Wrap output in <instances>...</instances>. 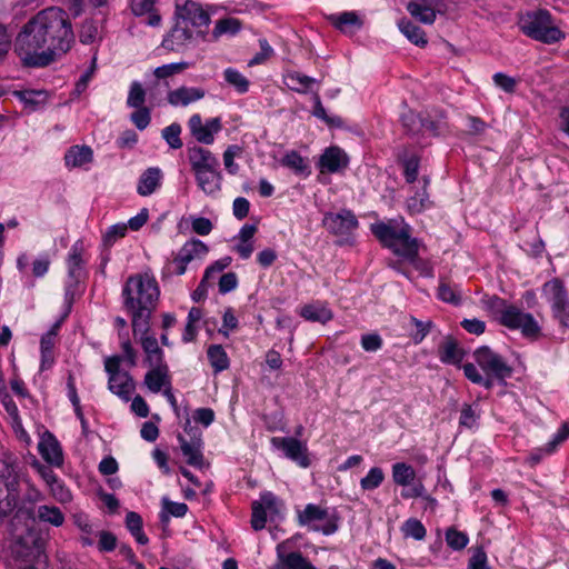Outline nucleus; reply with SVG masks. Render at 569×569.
Here are the masks:
<instances>
[{
	"label": "nucleus",
	"mask_w": 569,
	"mask_h": 569,
	"mask_svg": "<svg viewBox=\"0 0 569 569\" xmlns=\"http://www.w3.org/2000/svg\"><path fill=\"white\" fill-rule=\"evenodd\" d=\"M74 34L68 13L58 7L39 11L19 32L14 49L30 67H46L68 52Z\"/></svg>",
	"instance_id": "nucleus-1"
},
{
	"label": "nucleus",
	"mask_w": 569,
	"mask_h": 569,
	"mask_svg": "<svg viewBox=\"0 0 569 569\" xmlns=\"http://www.w3.org/2000/svg\"><path fill=\"white\" fill-rule=\"evenodd\" d=\"M160 290L156 278L148 273L130 276L122 289L123 306L130 313L133 335L150 329V317L157 306Z\"/></svg>",
	"instance_id": "nucleus-2"
},
{
	"label": "nucleus",
	"mask_w": 569,
	"mask_h": 569,
	"mask_svg": "<svg viewBox=\"0 0 569 569\" xmlns=\"http://www.w3.org/2000/svg\"><path fill=\"white\" fill-rule=\"evenodd\" d=\"M472 357L483 372L481 373L471 362L465 363L462 366L463 373L472 383L491 389L495 379L505 380L512 373V369L506 360L487 346L477 348Z\"/></svg>",
	"instance_id": "nucleus-3"
},
{
	"label": "nucleus",
	"mask_w": 569,
	"mask_h": 569,
	"mask_svg": "<svg viewBox=\"0 0 569 569\" xmlns=\"http://www.w3.org/2000/svg\"><path fill=\"white\" fill-rule=\"evenodd\" d=\"M519 28L529 38L548 44L565 38V33L556 26L547 10L526 12L519 19Z\"/></svg>",
	"instance_id": "nucleus-4"
},
{
	"label": "nucleus",
	"mask_w": 569,
	"mask_h": 569,
	"mask_svg": "<svg viewBox=\"0 0 569 569\" xmlns=\"http://www.w3.org/2000/svg\"><path fill=\"white\" fill-rule=\"evenodd\" d=\"M297 523L309 531L325 536L333 535L339 529V517L328 508L308 503L302 509L296 508Z\"/></svg>",
	"instance_id": "nucleus-5"
},
{
	"label": "nucleus",
	"mask_w": 569,
	"mask_h": 569,
	"mask_svg": "<svg viewBox=\"0 0 569 569\" xmlns=\"http://www.w3.org/2000/svg\"><path fill=\"white\" fill-rule=\"evenodd\" d=\"M87 262V248L83 240L79 239L71 246L66 259L68 276L64 288V300L69 307L78 293L79 284L86 278Z\"/></svg>",
	"instance_id": "nucleus-6"
},
{
	"label": "nucleus",
	"mask_w": 569,
	"mask_h": 569,
	"mask_svg": "<svg viewBox=\"0 0 569 569\" xmlns=\"http://www.w3.org/2000/svg\"><path fill=\"white\" fill-rule=\"evenodd\" d=\"M47 556L31 537L18 539L12 546L10 569H47Z\"/></svg>",
	"instance_id": "nucleus-7"
},
{
	"label": "nucleus",
	"mask_w": 569,
	"mask_h": 569,
	"mask_svg": "<svg viewBox=\"0 0 569 569\" xmlns=\"http://www.w3.org/2000/svg\"><path fill=\"white\" fill-rule=\"evenodd\" d=\"M209 252L208 246L199 239H190L183 243L176 257L162 270L163 277L181 276L193 260H202Z\"/></svg>",
	"instance_id": "nucleus-8"
},
{
	"label": "nucleus",
	"mask_w": 569,
	"mask_h": 569,
	"mask_svg": "<svg viewBox=\"0 0 569 569\" xmlns=\"http://www.w3.org/2000/svg\"><path fill=\"white\" fill-rule=\"evenodd\" d=\"M120 360L119 356L108 357L104 360V369L109 376L108 388L122 400L129 401L136 385L127 371L120 370Z\"/></svg>",
	"instance_id": "nucleus-9"
},
{
	"label": "nucleus",
	"mask_w": 569,
	"mask_h": 569,
	"mask_svg": "<svg viewBox=\"0 0 569 569\" xmlns=\"http://www.w3.org/2000/svg\"><path fill=\"white\" fill-rule=\"evenodd\" d=\"M323 227L332 234L341 238L340 244L349 242L359 227L356 214L349 209L339 212H327L322 219Z\"/></svg>",
	"instance_id": "nucleus-10"
},
{
	"label": "nucleus",
	"mask_w": 569,
	"mask_h": 569,
	"mask_svg": "<svg viewBox=\"0 0 569 569\" xmlns=\"http://www.w3.org/2000/svg\"><path fill=\"white\" fill-rule=\"evenodd\" d=\"M498 322L510 330H520L525 337H536L540 332V326L531 313L510 303L503 310Z\"/></svg>",
	"instance_id": "nucleus-11"
},
{
	"label": "nucleus",
	"mask_w": 569,
	"mask_h": 569,
	"mask_svg": "<svg viewBox=\"0 0 569 569\" xmlns=\"http://www.w3.org/2000/svg\"><path fill=\"white\" fill-rule=\"evenodd\" d=\"M498 322L510 330H520L525 337H536L540 332V326L531 313L510 303L503 310Z\"/></svg>",
	"instance_id": "nucleus-12"
},
{
	"label": "nucleus",
	"mask_w": 569,
	"mask_h": 569,
	"mask_svg": "<svg viewBox=\"0 0 569 569\" xmlns=\"http://www.w3.org/2000/svg\"><path fill=\"white\" fill-rule=\"evenodd\" d=\"M543 293L551 305L553 317L562 327L569 328V299L563 282L557 278L546 282Z\"/></svg>",
	"instance_id": "nucleus-13"
},
{
	"label": "nucleus",
	"mask_w": 569,
	"mask_h": 569,
	"mask_svg": "<svg viewBox=\"0 0 569 569\" xmlns=\"http://www.w3.org/2000/svg\"><path fill=\"white\" fill-rule=\"evenodd\" d=\"M270 442L274 449L281 450L287 459L296 462L299 467L308 468L311 465L306 441L296 437H272Z\"/></svg>",
	"instance_id": "nucleus-14"
},
{
	"label": "nucleus",
	"mask_w": 569,
	"mask_h": 569,
	"mask_svg": "<svg viewBox=\"0 0 569 569\" xmlns=\"http://www.w3.org/2000/svg\"><path fill=\"white\" fill-rule=\"evenodd\" d=\"M188 128L191 136L200 143L212 144L214 137L222 130L220 117L209 118L206 122L199 113L192 114L188 120Z\"/></svg>",
	"instance_id": "nucleus-15"
},
{
	"label": "nucleus",
	"mask_w": 569,
	"mask_h": 569,
	"mask_svg": "<svg viewBox=\"0 0 569 569\" xmlns=\"http://www.w3.org/2000/svg\"><path fill=\"white\" fill-rule=\"evenodd\" d=\"M176 17L179 21L192 27H207L210 23L209 13L200 3L191 0L176 4Z\"/></svg>",
	"instance_id": "nucleus-16"
},
{
	"label": "nucleus",
	"mask_w": 569,
	"mask_h": 569,
	"mask_svg": "<svg viewBox=\"0 0 569 569\" xmlns=\"http://www.w3.org/2000/svg\"><path fill=\"white\" fill-rule=\"evenodd\" d=\"M407 9L419 21L431 24L438 13L443 14L446 12L447 4L443 0H417L410 2Z\"/></svg>",
	"instance_id": "nucleus-17"
},
{
	"label": "nucleus",
	"mask_w": 569,
	"mask_h": 569,
	"mask_svg": "<svg viewBox=\"0 0 569 569\" xmlns=\"http://www.w3.org/2000/svg\"><path fill=\"white\" fill-rule=\"evenodd\" d=\"M349 158L339 147H329L320 156L318 168L321 173H337L348 167Z\"/></svg>",
	"instance_id": "nucleus-18"
},
{
	"label": "nucleus",
	"mask_w": 569,
	"mask_h": 569,
	"mask_svg": "<svg viewBox=\"0 0 569 569\" xmlns=\"http://www.w3.org/2000/svg\"><path fill=\"white\" fill-rule=\"evenodd\" d=\"M287 542L277 547V562L272 569H316V567L300 552L286 551Z\"/></svg>",
	"instance_id": "nucleus-19"
},
{
	"label": "nucleus",
	"mask_w": 569,
	"mask_h": 569,
	"mask_svg": "<svg viewBox=\"0 0 569 569\" xmlns=\"http://www.w3.org/2000/svg\"><path fill=\"white\" fill-rule=\"evenodd\" d=\"M38 450L44 461L53 467L63 465V453L60 443L50 432H44L38 443Z\"/></svg>",
	"instance_id": "nucleus-20"
},
{
	"label": "nucleus",
	"mask_w": 569,
	"mask_h": 569,
	"mask_svg": "<svg viewBox=\"0 0 569 569\" xmlns=\"http://www.w3.org/2000/svg\"><path fill=\"white\" fill-rule=\"evenodd\" d=\"M419 183H421V187L415 190V193L406 200V207L410 214L421 213L433 206L428 193L429 178L423 177Z\"/></svg>",
	"instance_id": "nucleus-21"
},
{
	"label": "nucleus",
	"mask_w": 569,
	"mask_h": 569,
	"mask_svg": "<svg viewBox=\"0 0 569 569\" xmlns=\"http://www.w3.org/2000/svg\"><path fill=\"white\" fill-rule=\"evenodd\" d=\"M193 37L192 30L186 23L179 21L171 31L163 38L162 47L167 50L178 51L182 49Z\"/></svg>",
	"instance_id": "nucleus-22"
},
{
	"label": "nucleus",
	"mask_w": 569,
	"mask_h": 569,
	"mask_svg": "<svg viewBox=\"0 0 569 569\" xmlns=\"http://www.w3.org/2000/svg\"><path fill=\"white\" fill-rule=\"evenodd\" d=\"M143 383L152 393H158L170 387L171 378L168 365L151 366L144 376Z\"/></svg>",
	"instance_id": "nucleus-23"
},
{
	"label": "nucleus",
	"mask_w": 569,
	"mask_h": 569,
	"mask_svg": "<svg viewBox=\"0 0 569 569\" xmlns=\"http://www.w3.org/2000/svg\"><path fill=\"white\" fill-rule=\"evenodd\" d=\"M206 91L197 87H179L168 92L167 100L173 107H187L190 103L201 100Z\"/></svg>",
	"instance_id": "nucleus-24"
},
{
	"label": "nucleus",
	"mask_w": 569,
	"mask_h": 569,
	"mask_svg": "<svg viewBox=\"0 0 569 569\" xmlns=\"http://www.w3.org/2000/svg\"><path fill=\"white\" fill-rule=\"evenodd\" d=\"M188 159L193 173L211 168H219V161L214 154L202 147L194 146L189 148Z\"/></svg>",
	"instance_id": "nucleus-25"
},
{
	"label": "nucleus",
	"mask_w": 569,
	"mask_h": 569,
	"mask_svg": "<svg viewBox=\"0 0 569 569\" xmlns=\"http://www.w3.org/2000/svg\"><path fill=\"white\" fill-rule=\"evenodd\" d=\"M390 249L398 256L415 262L418 256L417 240L410 237V228L408 224L402 226V233L390 247Z\"/></svg>",
	"instance_id": "nucleus-26"
},
{
	"label": "nucleus",
	"mask_w": 569,
	"mask_h": 569,
	"mask_svg": "<svg viewBox=\"0 0 569 569\" xmlns=\"http://www.w3.org/2000/svg\"><path fill=\"white\" fill-rule=\"evenodd\" d=\"M138 335H140L139 341L146 353V363L149 367L166 365L164 355L158 345L157 338L153 335H149V330L146 333L138 332L134 336L137 337Z\"/></svg>",
	"instance_id": "nucleus-27"
},
{
	"label": "nucleus",
	"mask_w": 569,
	"mask_h": 569,
	"mask_svg": "<svg viewBox=\"0 0 569 569\" xmlns=\"http://www.w3.org/2000/svg\"><path fill=\"white\" fill-rule=\"evenodd\" d=\"M163 173L158 167H150L144 170L137 184V192L142 197H148L154 193L162 183Z\"/></svg>",
	"instance_id": "nucleus-28"
},
{
	"label": "nucleus",
	"mask_w": 569,
	"mask_h": 569,
	"mask_svg": "<svg viewBox=\"0 0 569 569\" xmlns=\"http://www.w3.org/2000/svg\"><path fill=\"white\" fill-rule=\"evenodd\" d=\"M198 187L207 196H216L221 190L222 174L218 168L194 172Z\"/></svg>",
	"instance_id": "nucleus-29"
},
{
	"label": "nucleus",
	"mask_w": 569,
	"mask_h": 569,
	"mask_svg": "<svg viewBox=\"0 0 569 569\" xmlns=\"http://www.w3.org/2000/svg\"><path fill=\"white\" fill-rule=\"evenodd\" d=\"M299 315L308 321L320 323H327L333 318V313L328 307V303L320 300L302 306L299 309Z\"/></svg>",
	"instance_id": "nucleus-30"
},
{
	"label": "nucleus",
	"mask_w": 569,
	"mask_h": 569,
	"mask_svg": "<svg viewBox=\"0 0 569 569\" xmlns=\"http://www.w3.org/2000/svg\"><path fill=\"white\" fill-rule=\"evenodd\" d=\"M438 356L445 365L460 366L465 358V350L453 338L447 337L439 346Z\"/></svg>",
	"instance_id": "nucleus-31"
},
{
	"label": "nucleus",
	"mask_w": 569,
	"mask_h": 569,
	"mask_svg": "<svg viewBox=\"0 0 569 569\" xmlns=\"http://www.w3.org/2000/svg\"><path fill=\"white\" fill-rule=\"evenodd\" d=\"M93 151L88 146H72L64 153V164L69 169L81 168L92 162Z\"/></svg>",
	"instance_id": "nucleus-32"
},
{
	"label": "nucleus",
	"mask_w": 569,
	"mask_h": 569,
	"mask_svg": "<svg viewBox=\"0 0 569 569\" xmlns=\"http://www.w3.org/2000/svg\"><path fill=\"white\" fill-rule=\"evenodd\" d=\"M157 0H131L130 7L132 13L137 17L147 16L146 23L150 27H159L161 23V16L154 9Z\"/></svg>",
	"instance_id": "nucleus-33"
},
{
	"label": "nucleus",
	"mask_w": 569,
	"mask_h": 569,
	"mask_svg": "<svg viewBox=\"0 0 569 569\" xmlns=\"http://www.w3.org/2000/svg\"><path fill=\"white\" fill-rule=\"evenodd\" d=\"M437 298L445 303L458 307L462 305L463 292L459 284H452L445 279L439 280Z\"/></svg>",
	"instance_id": "nucleus-34"
},
{
	"label": "nucleus",
	"mask_w": 569,
	"mask_h": 569,
	"mask_svg": "<svg viewBox=\"0 0 569 569\" xmlns=\"http://www.w3.org/2000/svg\"><path fill=\"white\" fill-rule=\"evenodd\" d=\"M371 232L386 247L390 248L399 238V234L402 233V227L397 228L396 226L392 224V222H377L371 224Z\"/></svg>",
	"instance_id": "nucleus-35"
},
{
	"label": "nucleus",
	"mask_w": 569,
	"mask_h": 569,
	"mask_svg": "<svg viewBox=\"0 0 569 569\" xmlns=\"http://www.w3.org/2000/svg\"><path fill=\"white\" fill-rule=\"evenodd\" d=\"M180 448L187 462L193 467H202L203 455L201 452V440L196 439L187 441L184 438L179 437Z\"/></svg>",
	"instance_id": "nucleus-36"
},
{
	"label": "nucleus",
	"mask_w": 569,
	"mask_h": 569,
	"mask_svg": "<svg viewBox=\"0 0 569 569\" xmlns=\"http://www.w3.org/2000/svg\"><path fill=\"white\" fill-rule=\"evenodd\" d=\"M72 519L74 526L81 531V543L83 546H92L97 533L89 516L84 512H77L73 515Z\"/></svg>",
	"instance_id": "nucleus-37"
},
{
	"label": "nucleus",
	"mask_w": 569,
	"mask_h": 569,
	"mask_svg": "<svg viewBox=\"0 0 569 569\" xmlns=\"http://www.w3.org/2000/svg\"><path fill=\"white\" fill-rule=\"evenodd\" d=\"M330 22L341 32H352L361 27V20L353 11H346L329 17Z\"/></svg>",
	"instance_id": "nucleus-38"
},
{
	"label": "nucleus",
	"mask_w": 569,
	"mask_h": 569,
	"mask_svg": "<svg viewBox=\"0 0 569 569\" xmlns=\"http://www.w3.org/2000/svg\"><path fill=\"white\" fill-rule=\"evenodd\" d=\"M280 163L290 169L295 174L308 177L310 174V168L307 160L300 156L297 151L287 152Z\"/></svg>",
	"instance_id": "nucleus-39"
},
{
	"label": "nucleus",
	"mask_w": 569,
	"mask_h": 569,
	"mask_svg": "<svg viewBox=\"0 0 569 569\" xmlns=\"http://www.w3.org/2000/svg\"><path fill=\"white\" fill-rule=\"evenodd\" d=\"M401 33L413 44L425 47L427 44L426 33L423 30L411 22L410 20L402 19L398 23Z\"/></svg>",
	"instance_id": "nucleus-40"
},
{
	"label": "nucleus",
	"mask_w": 569,
	"mask_h": 569,
	"mask_svg": "<svg viewBox=\"0 0 569 569\" xmlns=\"http://www.w3.org/2000/svg\"><path fill=\"white\" fill-rule=\"evenodd\" d=\"M37 518L39 521L49 523L53 527H61L64 522V515L60 508L49 505L38 506Z\"/></svg>",
	"instance_id": "nucleus-41"
},
{
	"label": "nucleus",
	"mask_w": 569,
	"mask_h": 569,
	"mask_svg": "<svg viewBox=\"0 0 569 569\" xmlns=\"http://www.w3.org/2000/svg\"><path fill=\"white\" fill-rule=\"evenodd\" d=\"M416 478V471L412 466L406 462H396L392 465V480L397 486L408 487Z\"/></svg>",
	"instance_id": "nucleus-42"
},
{
	"label": "nucleus",
	"mask_w": 569,
	"mask_h": 569,
	"mask_svg": "<svg viewBox=\"0 0 569 569\" xmlns=\"http://www.w3.org/2000/svg\"><path fill=\"white\" fill-rule=\"evenodd\" d=\"M286 86L297 92H306L310 87L316 83V79L302 74L298 71H289L284 74Z\"/></svg>",
	"instance_id": "nucleus-43"
},
{
	"label": "nucleus",
	"mask_w": 569,
	"mask_h": 569,
	"mask_svg": "<svg viewBox=\"0 0 569 569\" xmlns=\"http://www.w3.org/2000/svg\"><path fill=\"white\" fill-rule=\"evenodd\" d=\"M14 94L24 103L29 111H36L47 101V92L40 90L17 91Z\"/></svg>",
	"instance_id": "nucleus-44"
},
{
	"label": "nucleus",
	"mask_w": 569,
	"mask_h": 569,
	"mask_svg": "<svg viewBox=\"0 0 569 569\" xmlns=\"http://www.w3.org/2000/svg\"><path fill=\"white\" fill-rule=\"evenodd\" d=\"M207 356L216 372H221L229 368V357L222 346H210L208 348Z\"/></svg>",
	"instance_id": "nucleus-45"
},
{
	"label": "nucleus",
	"mask_w": 569,
	"mask_h": 569,
	"mask_svg": "<svg viewBox=\"0 0 569 569\" xmlns=\"http://www.w3.org/2000/svg\"><path fill=\"white\" fill-rule=\"evenodd\" d=\"M126 526L138 543H148L149 539L142 530V518L139 513L129 511L126 516Z\"/></svg>",
	"instance_id": "nucleus-46"
},
{
	"label": "nucleus",
	"mask_w": 569,
	"mask_h": 569,
	"mask_svg": "<svg viewBox=\"0 0 569 569\" xmlns=\"http://www.w3.org/2000/svg\"><path fill=\"white\" fill-rule=\"evenodd\" d=\"M224 80L228 84L233 87L236 91L240 94L248 92L250 82L249 80L237 69L227 68L223 71Z\"/></svg>",
	"instance_id": "nucleus-47"
},
{
	"label": "nucleus",
	"mask_w": 569,
	"mask_h": 569,
	"mask_svg": "<svg viewBox=\"0 0 569 569\" xmlns=\"http://www.w3.org/2000/svg\"><path fill=\"white\" fill-rule=\"evenodd\" d=\"M54 341H56L54 330H50L49 332L43 335L41 338L40 347H41V358H42L41 368L42 369L50 367L53 362L52 350L54 347Z\"/></svg>",
	"instance_id": "nucleus-48"
},
{
	"label": "nucleus",
	"mask_w": 569,
	"mask_h": 569,
	"mask_svg": "<svg viewBox=\"0 0 569 569\" xmlns=\"http://www.w3.org/2000/svg\"><path fill=\"white\" fill-rule=\"evenodd\" d=\"M240 21L236 18L220 19L217 21L211 36L214 40L224 34L233 36L240 30Z\"/></svg>",
	"instance_id": "nucleus-49"
},
{
	"label": "nucleus",
	"mask_w": 569,
	"mask_h": 569,
	"mask_svg": "<svg viewBox=\"0 0 569 569\" xmlns=\"http://www.w3.org/2000/svg\"><path fill=\"white\" fill-rule=\"evenodd\" d=\"M385 480V472L380 467H372L368 473L361 478L360 488L363 491H372L379 488Z\"/></svg>",
	"instance_id": "nucleus-50"
},
{
	"label": "nucleus",
	"mask_w": 569,
	"mask_h": 569,
	"mask_svg": "<svg viewBox=\"0 0 569 569\" xmlns=\"http://www.w3.org/2000/svg\"><path fill=\"white\" fill-rule=\"evenodd\" d=\"M481 305L498 321L508 302L498 296H485L481 299Z\"/></svg>",
	"instance_id": "nucleus-51"
},
{
	"label": "nucleus",
	"mask_w": 569,
	"mask_h": 569,
	"mask_svg": "<svg viewBox=\"0 0 569 569\" xmlns=\"http://www.w3.org/2000/svg\"><path fill=\"white\" fill-rule=\"evenodd\" d=\"M401 531L406 538H413L416 540H423L427 535L423 523L416 518L406 520L401 527Z\"/></svg>",
	"instance_id": "nucleus-52"
},
{
	"label": "nucleus",
	"mask_w": 569,
	"mask_h": 569,
	"mask_svg": "<svg viewBox=\"0 0 569 569\" xmlns=\"http://www.w3.org/2000/svg\"><path fill=\"white\" fill-rule=\"evenodd\" d=\"M188 506L184 502H174L168 498L162 499V512L160 515L161 521H167L169 516L181 518L186 516Z\"/></svg>",
	"instance_id": "nucleus-53"
},
{
	"label": "nucleus",
	"mask_w": 569,
	"mask_h": 569,
	"mask_svg": "<svg viewBox=\"0 0 569 569\" xmlns=\"http://www.w3.org/2000/svg\"><path fill=\"white\" fill-rule=\"evenodd\" d=\"M446 542L452 550L459 551L468 546L469 537L466 532L450 527L446 530Z\"/></svg>",
	"instance_id": "nucleus-54"
},
{
	"label": "nucleus",
	"mask_w": 569,
	"mask_h": 569,
	"mask_svg": "<svg viewBox=\"0 0 569 569\" xmlns=\"http://www.w3.org/2000/svg\"><path fill=\"white\" fill-rule=\"evenodd\" d=\"M1 401H2V405H3L7 413L9 415V417L12 420V426H13L14 430L21 431V435L26 436L27 433L22 429L21 418L19 416V410H18L16 402L7 393L3 395Z\"/></svg>",
	"instance_id": "nucleus-55"
},
{
	"label": "nucleus",
	"mask_w": 569,
	"mask_h": 569,
	"mask_svg": "<svg viewBox=\"0 0 569 569\" xmlns=\"http://www.w3.org/2000/svg\"><path fill=\"white\" fill-rule=\"evenodd\" d=\"M181 130V126L177 122L171 123L162 130L161 136L170 148L180 149L183 146L180 138Z\"/></svg>",
	"instance_id": "nucleus-56"
},
{
	"label": "nucleus",
	"mask_w": 569,
	"mask_h": 569,
	"mask_svg": "<svg viewBox=\"0 0 569 569\" xmlns=\"http://www.w3.org/2000/svg\"><path fill=\"white\" fill-rule=\"evenodd\" d=\"M128 226L126 223H116L110 226L102 238L104 247H112L119 239L123 238L127 233Z\"/></svg>",
	"instance_id": "nucleus-57"
},
{
	"label": "nucleus",
	"mask_w": 569,
	"mask_h": 569,
	"mask_svg": "<svg viewBox=\"0 0 569 569\" xmlns=\"http://www.w3.org/2000/svg\"><path fill=\"white\" fill-rule=\"evenodd\" d=\"M146 100V91L142 88L141 83L138 81H133L130 86L127 104L130 108H140L143 107Z\"/></svg>",
	"instance_id": "nucleus-58"
},
{
	"label": "nucleus",
	"mask_w": 569,
	"mask_h": 569,
	"mask_svg": "<svg viewBox=\"0 0 569 569\" xmlns=\"http://www.w3.org/2000/svg\"><path fill=\"white\" fill-rule=\"evenodd\" d=\"M267 509L262 505V502L253 501L252 503V516H251V526L254 530H261L266 527L267 523Z\"/></svg>",
	"instance_id": "nucleus-59"
},
{
	"label": "nucleus",
	"mask_w": 569,
	"mask_h": 569,
	"mask_svg": "<svg viewBox=\"0 0 569 569\" xmlns=\"http://www.w3.org/2000/svg\"><path fill=\"white\" fill-rule=\"evenodd\" d=\"M189 67L188 62H176L160 66L154 69L153 74L157 79H166L182 72Z\"/></svg>",
	"instance_id": "nucleus-60"
},
{
	"label": "nucleus",
	"mask_w": 569,
	"mask_h": 569,
	"mask_svg": "<svg viewBox=\"0 0 569 569\" xmlns=\"http://www.w3.org/2000/svg\"><path fill=\"white\" fill-rule=\"evenodd\" d=\"M267 511L272 515H279L283 508L282 501L271 491H264L260 495L259 499Z\"/></svg>",
	"instance_id": "nucleus-61"
},
{
	"label": "nucleus",
	"mask_w": 569,
	"mask_h": 569,
	"mask_svg": "<svg viewBox=\"0 0 569 569\" xmlns=\"http://www.w3.org/2000/svg\"><path fill=\"white\" fill-rule=\"evenodd\" d=\"M240 153L241 148L236 144L229 146L223 152V164L230 174H237L239 171V166L234 162V158Z\"/></svg>",
	"instance_id": "nucleus-62"
},
{
	"label": "nucleus",
	"mask_w": 569,
	"mask_h": 569,
	"mask_svg": "<svg viewBox=\"0 0 569 569\" xmlns=\"http://www.w3.org/2000/svg\"><path fill=\"white\" fill-rule=\"evenodd\" d=\"M98 38V26L92 20H86L80 28L79 39L83 44L93 43Z\"/></svg>",
	"instance_id": "nucleus-63"
},
{
	"label": "nucleus",
	"mask_w": 569,
	"mask_h": 569,
	"mask_svg": "<svg viewBox=\"0 0 569 569\" xmlns=\"http://www.w3.org/2000/svg\"><path fill=\"white\" fill-rule=\"evenodd\" d=\"M468 569H491L488 565V557L483 547L472 548V555L468 562Z\"/></svg>",
	"instance_id": "nucleus-64"
}]
</instances>
